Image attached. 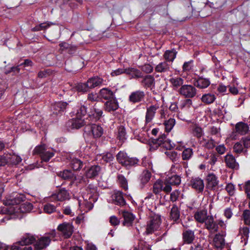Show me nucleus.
<instances>
[{
    "mask_svg": "<svg viewBox=\"0 0 250 250\" xmlns=\"http://www.w3.org/2000/svg\"><path fill=\"white\" fill-rule=\"evenodd\" d=\"M139 160L136 157H129L124 167L127 169H130L139 165Z\"/></svg>",
    "mask_w": 250,
    "mask_h": 250,
    "instance_id": "43",
    "label": "nucleus"
},
{
    "mask_svg": "<svg viewBox=\"0 0 250 250\" xmlns=\"http://www.w3.org/2000/svg\"><path fill=\"white\" fill-rule=\"evenodd\" d=\"M142 78L143 80L141 81V83L145 88H151L155 86V78L153 75H143Z\"/></svg>",
    "mask_w": 250,
    "mask_h": 250,
    "instance_id": "24",
    "label": "nucleus"
},
{
    "mask_svg": "<svg viewBox=\"0 0 250 250\" xmlns=\"http://www.w3.org/2000/svg\"><path fill=\"white\" fill-rule=\"evenodd\" d=\"M58 175L64 180L71 181V185H72L75 175L71 170L65 169L62 171L59 172Z\"/></svg>",
    "mask_w": 250,
    "mask_h": 250,
    "instance_id": "37",
    "label": "nucleus"
},
{
    "mask_svg": "<svg viewBox=\"0 0 250 250\" xmlns=\"http://www.w3.org/2000/svg\"><path fill=\"white\" fill-rule=\"evenodd\" d=\"M180 210L178 207L174 204L170 212V218L171 220L176 222L180 218Z\"/></svg>",
    "mask_w": 250,
    "mask_h": 250,
    "instance_id": "39",
    "label": "nucleus"
},
{
    "mask_svg": "<svg viewBox=\"0 0 250 250\" xmlns=\"http://www.w3.org/2000/svg\"><path fill=\"white\" fill-rule=\"evenodd\" d=\"M159 106L156 105H151L147 108L146 115V124L150 123L154 117L156 111Z\"/></svg>",
    "mask_w": 250,
    "mask_h": 250,
    "instance_id": "30",
    "label": "nucleus"
},
{
    "mask_svg": "<svg viewBox=\"0 0 250 250\" xmlns=\"http://www.w3.org/2000/svg\"><path fill=\"white\" fill-rule=\"evenodd\" d=\"M56 231L53 230L38 238L37 240H35L34 245L35 249L37 250H41L46 248L49 245L51 241L56 237Z\"/></svg>",
    "mask_w": 250,
    "mask_h": 250,
    "instance_id": "1",
    "label": "nucleus"
},
{
    "mask_svg": "<svg viewBox=\"0 0 250 250\" xmlns=\"http://www.w3.org/2000/svg\"><path fill=\"white\" fill-rule=\"evenodd\" d=\"M55 150L47 148L44 145H39L35 147L33 150L34 154L39 155L42 161L47 162L55 155Z\"/></svg>",
    "mask_w": 250,
    "mask_h": 250,
    "instance_id": "3",
    "label": "nucleus"
},
{
    "mask_svg": "<svg viewBox=\"0 0 250 250\" xmlns=\"http://www.w3.org/2000/svg\"><path fill=\"white\" fill-rule=\"evenodd\" d=\"M145 97V94L144 91L137 90L132 92L129 96V101L133 104L139 103L142 101Z\"/></svg>",
    "mask_w": 250,
    "mask_h": 250,
    "instance_id": "18",
    "label": "nucleus"
},
{
    "mask_svg": "<svg viewBox=\"0 0 250 250\" xmlns=\"http://www.w3.org/2000/svg\"><path fill=\"white\" fill-rule=\"evenodd\" d=\"M112 199L113 203L121 207H123L126 204L125 200L123 196V193L121 191H114L112 195Z\"/></svg>",
    "mask_w": 250,
    "mask_h": 250,
    "instance_id": "17",
    "label": "nucleus"
},
{
    "mask_svg": "<svg viewBox=\"0 0 250 250\" xmlns=\"http://www.w3.org/2000/svg\"><path fill=\"white\" fill-rule=\"evenodd\" d=\"M155 70L159 73L166 72L169 71L170 66L166 61L159 63L155 67Z\"/></svg>",
    "mask_w": 250,
    "mask_h": 250,
    "instance_id": "41",
    "label": "nucleus"
},
{
    "mask_svg": "<svg viewBox=\"0 0 250 250\" xmlns=\"http://www.w3.org/2000/svg\"><path fill=\"white\" fill-rule=\"evenodd\" d=\"M101 170V168L99 166H93L86 171V176L87 178H94L99 175Z\"/></svg>",
    "mask_w": 250,
    "mask_h": 250,
    "instance_id": "33",
    "label": "nucleus"
},
{
    "mask_svg": "<svg viewBox=\"0 0 250 250\" xmlns=\"http://www.w3.org/2000/svg\"><path fill=\"white\" fill-rule=\"evenodd\" d=\"M83 165V162L79 159L73 158L71 160L70 162V166L74 170H81Z\"/></svg>",
    "mask_w": 250,
    "mask_h": 250,
    "instance_id": "45",
    "label": "nucleus"
},
{
    "mask_svg": "<svg viewBox=\"0 0 250 250\" xmlns=\"http://www.w3.org/2000/svg\"><path fill=\"white\" fill-rule=\"evenodd\" d=\"M36 238L31 233H25L23 234L20 241L21 243L24 246H30L33 243H35Z\"/></svg>",
    "mask_w": 250,
    "mask_h": 250,
    "instance_id": "32",
    "label": "nucleus"
},
{
    "mask_svg": "<svg viewBox=\"0 0 250 250\" xmlns=\"http://www.w3.org/2000/svg\"><path fill=\"white\" fill-rule=\"evenodd\" d=\"M54 197L58 201H63L69 199V193L65 188H61L55 194L53 195Z\"/></svg>",
    "mask_w": 250,
    "mask_h": 250,
    "instance_id": "36",
    "label": "nucleus"
},
{
    "mask_svg": "<svg viewBox=\"0 0 250 250\" xmlns=\"http://www.w3.org/2000/svg\"><path fill=\"white\" fill-rule=\"evenodd\" d=\"M169 82L172 84L174 89H176L183 85L184 80L180 77L172 78L169 79Z\"/></svg>",
    "mask_w": 250,
    "mask_h": 250,
    "instance_id": "46",
    "label": "nucleus"
},
{
    "mask_svg": "<svg viewBox=\"0 0 250 250\" xmlns=\"http://www.w3.org/2000/svg\"><path fill=\"white\" fill-rule=\"evenodd\" d=\"M71 89L72 91L82 94L87 93L90 90L87 81L85 83L80 82L75 83Z\"/></svg>",
    "mask_w": 250,
    "mask_h": 250,
    "instance_id": "21",
    "label": "nucleus"
},
{
    "mask_svg": "<svg viewBox=\"0 0 250 250\" xmlns=\"http://www.w3.org/2000/svg\"><path fill=\"white\" fill-rule=\"evenodd\" d=\"M88 180H87V177H84L82 175H79L76 176L75 175V178L73 179L72 182L73 183H76L77 186H78L80 184H82L83 185H85L88 183Z\"/></svg>",
    "mask_w": 250,
    "mask_h": 250,
    "instance_id": "47",
    "label": "nucleus"
},
{
    "mask_svg": "<svg viewBox=\"0 0 250 250\" xmlns=\"http://www.w3.org/2000/svg\"><path fill=\"white\" fill-rule=\"evenodd\" d=\"M43 211L46 213L51 214L56 211V207L50 203L46 204L43 206Z\"/></svg>",
    "mask_w": 250,
    "mask_h": 250,
    "instance_id": "54",
    "label": "nucleus"
},
{
    "mask_svg": "<svg viewBox=\"0 0 250 250\" xmlns=\"http://www.w3.org/2000/svg\"><path fill=\"white\" fill-rule=\"evenodd\" d=\"M126 75L130 76L131 78L138 79L143 77L142 72L135 67L126 68Z\"/></svg>",
    "mask_w": 250,
    "mask_h": 250,
    "instance_id": "27",
    "label": "nucleus"
},
{
    "mask_svg": "<svg viewBox=\"0 0 250 250\" xmlns=\"http://www.w3.org/2000/svg\"><path fill=\"white\" fill-rule=\"evenodd\" d=\"M210 84L209 79L204 78L203 76H198L193 81V84L195 86L200 89H204L208 87Z\"/></svg>",
    "mask_w": 250,
    "mask_h": 250,
    "instance_id": "20",
    "label": "nucleus"
},
{
    "mask_svg": "<svg viewBox=\"0 0 250 250\" xmlns=\"http://www.w3.org/2000/svg\"><path fill=\"white\" fill-rule=\"evenodd\" d=\"M216 99L214 94L211 93H207L203 95L201 98V101L203 103L209 104L213 103Z\"/></svg>",
    "mask_w": 250,
    "mask_h": 250,
    "instance_id": "44",
    "label": "nucleus"
},
{
    "mask_svg": "<svg viewBox=\"0 0 250 250\" xmlns=\"http://www.w3.org/2000/svg\"><path fill=\"white\" fill-rule=\"evenodd\" d=\"M208 216L209 215H208L207 210L205 209L197 211L194 215L196 221L200 223H205Z\"/></svg>",
    "mask_w": 250,
    "mask_h": 250,
    "instance_id": "35",
    "label": "nucleus"
},
{
    "mask_svg": "<svg viewBox=\"0 0 250 250\" xmlns=\"http://www.w3.org/2000/svg\"><path fill=\"white\" fill-rule=\"evenodd\" d=\"M129 157L125 152L120 151L116 155V160L120 164L124 167Z\"/></svg>",
    "mask_w": 250,
    "mask_h": 250,
    "instance_id": "38",
    "label": "nucleus"
},
{
    "mask_svg": "<svg viewBox=\"0 0 250 250\" xmlns=\"http://www.w3.org/2000/svg\"><path fill=\"white\" fill-rule=\"evenodd\" d=\"M226 190L229 195L232 196L235 192L234 186L232 183H229L226 187Z\"/></svg>",
    "mask_w": 250,
    "mask_h": 250,
    "instance_id": "64",
    "label": "nucleus"
},
{
    "mask_svg": "<svg viewBox=\"0 0 250 250\" xmlns=\"http://www.w3.org/2000/svg\"><path fill=\"white\" fill-rule=\"evenodd\" d=\"M165 154L169 157V158L174 163L179 161V157L178 153L175 151H167Z\"/></svg>",
    "mask_w": 250,
    "mask_h": 250,
    "instance_id": "53",
    "label": "nucleus"
},
{
    "mask_svg": "<svg viewBox=\"0 0 250 250\" xmlns=\"http://www.w3.org/2000/svg\"><path fill=\"white\" fill-rule=\"evenodd\" d=\"M192 102L190 98L186 99L181 102V104L180 105V108L181 109L184 108L189 109L192 105Z\"/></svg>",
    "mask_w": 250,
    "mask_h": 250,
    "instance_id": "55",
    "label": "nucleus"
},
{
    "mask_svg": "<svg viewBox=\"0 0 250 250\" xmlns=\"http://www.w3.org/2000/svg\"><path fill=\"white\" fill-rule=\"evenodd\" d=\"M206 188L210 191L217 192L221 190L218 177L213 172H209L206 175Z\"/></svg>",
    "mask_w": 250,
    "mask_h": 250,
    "instance_id": "4",
    "label": "nucleus"
},
{
    "mask_svg": "<svg viewBox=\"0 0 250 250\" xmlns=\"http://www.w3.org/2000/svg\"><path fill=\"white\" fill-rule=\"evenodd\" d=\"M68 105V103L66 102H56L52 104L51 108L54 114L62 115L65 111Z\"/></svg>",
    "mask_w": 250,
    "mask_h": 250,
    "instance_id": "14",
    "label": "nucleus"
},
{
    "mask_svg": "<svg viewBox=\"0 0 250 250\" xmlns=\"http://www.w3.org/2000/svg\"><path fill=\"white\" fill-rule=\"evenodd\" d=\"M20 66V65H18L17 66H13L8 68V69H5L4 74L5 75H8L11 73H13L12 75H14L19 73L21 69Z\"/></svg>",
    "mask_w": 250,
    "mask_h": 250,
    "instance_id": "51",
    "label": "nucleus"
},
{
    "mask_svg": "<svg viewBox=\"0 0 250 250\" xmlns=\"http://www.w3.org/2000/svg\"><path fill=\"white\" fill-rule=\"evenodd\" d=\"M57 229L64 238L67 239L72 235L74 227L72 224L64 222L58 226Z\"/></svg>",
    "mask_w": 250,
    "mask_h": 250,
    "instance_id": "8",
    "label": "nucleus"
},
{
    "mask_svg": "<svg viewBox=\"0 0 250 250\" xmlns=\"http://www.w3.org/2000/svg\"><path fill=\"white\" fill-rule=\"evenodd\" d=\"M204 146L208 149H212L216 146L215 142L210 139L208 140H205L204 141Z\"/></svg>",
    "mask_w": 250,
    "mask_h": 250,
    "instance_id": "59",
    "label": "nucleus"
},
{
    "mask_svg": "<svg viewBox=\"0 0 250 250\" xmlns=\"http://www.w3.org/2000/svg\"><path fill=\"white\" fill-rule=\"evenodd\" d=\"M50 26V24L49 23H42L41 24H39L36 26H35L34 27L32 28L31 29V31L32 32H37L39 31L43 30H45L48 28Z\"/></svg>",
    "mask_w": 250,
    "mask_h": 250,
    "instance_id": "56",
    "label": "nucleus"
},
{
    "mask_svg": "<svg viewBox=\"0 0 250 250\" xmlns=\"http://www.w3.org/2000/svg\"><path fill=\"white\" fill-rule=\"evenodd\" d=\"M115 93V92L112 91L109 88H103L99 91L101 97L107 101L116 99Z\"/></svg>",
    "mask_w": 250,
    "mask_h": 250,
    "instance_id": "23",
    "label": "nucleus"
},
{
    "mask_svg": "<svg viewBox=\"0 0 250 250\" xmlns=\"http://www.w3.org/2000/svg\"><path fill=\"white\" fill-rule=\"evenodd\" d=\"M32 204L28 202H25L20 205V209L23 213L29 212L33 209Z\"/></svg>",
    "mask_w": 250,
    "mask_h": 250,
    "instance_id": "48",
    "label": "nucleus"
},
{
    "mask_svg": "<svg viewBox=\"0 0 250 250\" xmlns=\"http://www.w3.org/2000/svg\"><path fill=\"white\" fill-rule=\"evenodd\" d=\"M105 110L107 112L114 111L119 108V104L117 98L107 100L104 104Z\"/></svg>",
    "mask_w": 250,
    "mask_h": 250,
    "instance_id": "29",
    "label": "nucleus"
},
{
    "mask_svg": "<svg viewBox=\"0 0 250 250\" xmlns=\"http://www.w3.org/2000/svg\"><path fill=\"white\" fill-rule=\"evenodd\" d=\"M155 142L159 146H162L167 150H171L174 147V145L172 142L167 139L166 135L165 134L161 135L159 138L155 140Z\"/></svg>",
    "mask_w": 250,
    "mask_h": 250,
    "instance_id": "13",
    "label": "nucleus"
},
{
    "mask_svg": "<svg viewBox=\"0 0 250 250\" xmlns=\"http://www.w3.org/2000/svg\"><path fill=\"white\" fill-rule=\"evenodd\" d=\"M161 224V216L158 214L151 215L147 222L146 233L147 234H152L155 231L158 230Z\"/></svg>",
    "mask_w": 250,
    "mask_h": 250,
    "instance_id": "5",
    "label": "nucleus"
},
{
    "mask_svg": "<svg viewBox=\"0 0 250 250\" xmlns=\"http://www.w3.org/2000/svg\"><path fill=\"white\" fill-rule=\"evenodd\" d=\"M190 185L199 193L202 192L204 189V181L199 177H192L190 181Z\"/></svg>",
    "mask_w": 250,
    "mask_h": 250,
    "instance_id": "15",
    "label": "nucleus"
},
{
    "mask_svg": "<svg viewBox=\"0 0 250 250\" xmlns=\"http://www.w3.org/2000/svg\"><path fill=\"white\" fill-rule=\"evenodd\" d=\"M103 131L101 126H85L84 128V133L88 135L92 134L94 138L100 137Z\"/></svg>",
    "mask_w": 250,
    "mask_h": 250,
    "instance_id": "12",
    "label": "nucleus"
},
{
    "mask_svg": "<svg viewBox=\"0 0 250 250\" xmlns=\"http://www.w3.org/2000/svg\"><path fill=\"white\" fill-rule=\"evenodd\" d=\"M166 184L171 187V186H177L181 183V177L177 174H172L166 177L165 180Z\"/></svg>",
    "mask_w": 250,
    "mask_h": 250,
    "instance_id": "25",
    "label": "nucleus"
},
{
    "mask_svg": "<svg viewBox=\"0 0 250 250\" xmlns=\"http://www.w3.org/2000/svg\"><path fill=\"white\" fill-rule=\"evenodd\" d=\"M171 187L167 185L165 180L163 181L161 180H157L154 183L152 188L153 192L156 195L159 194L162 191L168 194L171 192Z\"/></svg>",
    "mask_w": 250,
    "mask_h": 250,
    "instance_id": "7",
    "label": "nucleus"
},
{
    "mask_svg": "<svg viewBox=\"0 0 250 250\" xmlns=\"http://www.w3.org/2000/svg\"><path fill=\"white\" fill-rule=\"evenodd\" d=\"M137 250H151V248L146 242L140 241L138 243Z\"/></svg>",
    "mask_w": 250,
    "mask_h": 250,
    "instance_id": "60",
    "label": "nucleus"
},
{
    "mask_svg": "<svg viewBox=\"0 0 250 250\" xmlns=\"http://www.w3.org/2000/svg\"><path fill=\"white\" fill-rule=\"evenodd\" d=\"M117 182L120 187L125 190L128 189V181L126 178L122 174H118Z\"/></svg>",
    "mask_w": 250,
    "mask_h": 250,
    "instance_id": "42",
    "label": "nucleus"
},
{
    "mask_svg": "<svg viewBox=\"0 0 250 250\" xmlns=\"http://www.w3.org/2000/svg\"><path fill=\"white\" fill-rule=\"evenodd\" d=\"M151 177V173L148 170H145L142 172L139 177V180L142 187H144L149 181Z\"/></svg>",
    "mask_w": 250,
    "mask_h": 250,
    "instance_id": "34",
    "label": "nucleus"
},
{
    "mask_svg": "<svg viewBox=\"0 0 250 250\" xmlns=\"http://www.w3.org/2000/svg\"><path fill=\"white\" fill-rule=\"evenodd\" d=\"M204 224L205 228L208 231L209 234H213L218 232L219 227L221 228L225 227V224L223 220H215L212 215L208 216Z\"/></svg>",
    "mask_w": 250,
    "mask_h": 250,
    "instance_id": "2",
    "label": "nucleus"
},
{
    "mask_svg": "<svg viewBox=\"0 0 250 250\" xmlns=\"http://www.w3.org/2000/svg\"><path fill=\"white\" fill-rule=\"evenodd\" d=\"M192 134L194 136L199 138L203 135L204 132L200 126H194V127L192 129Z\"/></svg>",
    "mask_w": 250,
    "mask_h": 250,
    "instance_id": "49",
    "label": "nucleus"
},
{
    "mask_svg": "<svg viewBox=\"0 0 250 250\" xmlns=\"http://www.w3.org/2000/svg\"><path fill=\"white\" fill-rule=\"evenodd\" d=\"M180 94L187 98H192L195 96L197 90L195 87L191 85L184 84L182 85L178 90Z\"/></svg>",
    "mask_w": 250,
    "mask_h": 250,
    "instance_id": "9",
    "label": "nucleus"
},
{
    "mask_svg": "<svg viewBox=\"0 0 250 250\" xmlns=\"http://www.w3.org/2000/svg\"><path fill=\"white\" fill-rule=\"evenodd\" d=\"M193 154L192 149L190 148H187L184 150L182 152V157L184 160H189Z\"/></svg>",
    "mask_w": 250,
    "mask_h": 250,
    "instance_id": "52",
    "label": "nucleus"
},
{
    "mask_svg": "<svg viewBox=\"0 0 250 250\" xmlns=\"http://www.w3.org/2000/svg\"><path fill=\"white\" fill-rule=\"evenodd\" d=\"M114 157L112 153L107 152L104 153L102 156V159L105 163H110L113 161Z\"/></svg>",
    "mask_w": 250,
    "mask_h": 250,
    "instance_id": "61",
    "label": "nucleus"
},
{
    "mask_svg": "<svg viewBox=\"0 0 250 250\" xmlns=\"http://www.w3.org/2000/svg\"><path fill=\"white\" fill-rule=\"evenodd\" d=\"M122 216L124 218L123 225L127 227L132 226L135 216L129 211H123Z\"/></svg>",
    "mask_w": 250,
    "mask_h": 250,
    "instance_id": "22",
    "label": "nucleus"
},
{
    "mask_svg": "<svg viewBox=\"0 0 250 250\" xmlns=\"http://www.w3.org/2000/svg\"><path fill=\"white\" fill-rule=\"evenodd\" d=\"M195 238L194 231L191 229H184L182 232L183 242L185 244H191Z\"/></svg>",
    "mask_w": 250,
    "mask_h": 250,
    "instance_id": "16",
    "label": "nucleus"
},
{
    "mask_svg": "<svg viewBox=\"0 0 250 250\" xmlns=\"http://www.w3.org/2000/svg\"><path fill=\"white\" fill-rule=\"evenodd\" d=\"M224 234L223 233H218L215 235L213 238V243L217 249H222L225 246Z\"/></svg>",
    "mask_w": 250,
    "mask_h": 250,
    "instance_id": "31",
    "label": "nucleus"
},
{
    "mask_svg": "<svg viewBox=\"0 0 250 250\" xmlns=\"http://www.w3.org/2000/svg\"><path fill=\"white\" fill-rule=\"evenodd\" d=\"M87 104L85 103L84 104L81 105L77 109L76 117L72 119L70 121L71 125H86V122L84 119H83V117L87 113Z\"/></svg>",
    "mask_w": 250,
    "mask_h": 250,
    "instance_id": "6",
    "label": "nucleus"
},
{
    "mask_svg": "<svg viewBox=\"0 0 250 250\" xmlns=\"http://www.w3.org/2000/svg\"><path fill=\"white\" fill-rule=\"evenodd\" d=\"M8 159H10L11 162L14 165L19 164L22 160V159L19 156L13 155L11 157L8 156Z\"/></svg>",
    "mask_w": 250,
    "mask_h": 250,
    "instance_id": "63",
    "label": "nucleus"
},
{
    "mask_svg": "<svg viewBox=\"0 0 250 250\" xmlns=\"http://www.w3.org/2000/svg\"><path fill=\"white\" fill-rule=\"evenodd\" d=\"M125 136L126 132L124 126H120L118 128L117 138L123 142L126 139Z\"/></svg>",
    "mask_w": 250,
    "mask_h": 250,
    "instance_id": "50",
    "label": "nucleus"
},
{
    "mask_svg": "<svg viewBox=\"0 0 250 250\" xmlns=\"http://www.w3.org/2000/svg\"><path fill=\"white\" fill-rule=\"evenodd\" d=\"M225 162L226 166L229 168L237 170L239 168L238 163L232 154H227L225 157Z\"/></svg>",
    "mask_w": 250,
    "mask_h": 250,
    "instance_id": "19",
    "label": "nucleus"
},
{
    "mask_svg": "<svg viewBox=\"0 0 250 250\" xmlns=\"http://www.w3.org/2000/svg\"><path fill=\"white\" fill-rule=\"evenodd\" d=\"M177 52L173 48L171 50H168L166 51L163 57L167 62H173L176 58Z\"/></svg>",
    "mask_w": 250,
    "mask_h": 250,
    "instance_id": "40",
    "label": "nucleus"
},
{
    "mask_svg": "<svg viewBox=\"0 0 250 250\" xmlns=\"http://www.w3.org/2000/svg\"><path fill=\"white\" fill-rule=\"evenodd\" d=\"M242 217L245 224L247 225H250V210L249 209L244 210Z\"/></svg>",
    "mask_w": 250,
    "mask_h": 250,
    "instance_id": "57",
    "label": "nucleus"
},
{
    "mask_svg": "<svg viewBox=\"0 0 250 250\" xmlns=\"http://www.w3.org/2000/svg\"><path fill=\"white\" fill-rule=\"evenodd\" d=\"M3 250H32V248L31 246H24L17 241L12 245L6 247Z\"/></svg>",
    "mask_w": 250,
    "mask_h": 250,
    "instance_id": "28",
    "label": "nucleus"
},
{
    "mask_svg": "<svg viewBox=\"0 0 250 250\" xmlns=\"http://www.w3.org/2000/svg\"><path fill=\"white\" fill-rule=\"evenodd\" d=\"M103 111L101 109H97L95 107H93V109H91L89 112L88 113V117L87 120L91 121V123H86V125H96L95 123L92 122H96L100 120L102 117Z\"/></svg>",
    "mask_w": 250,
    "mask_h": 250,
    "instance_id": "10",
    "label": "nucleus"
},
{
    "mask_svg": "<svg viewBox=\"0 0 250 250\" xmlns=\"http://www.w3.org/2000/svg\"><path fill=\"white\" fill-rule=\"evenodd\" d=\"M25 199V197L23 194H20L17 192L13 193L7 198L5 204L9 205L20 204L21 202L23 201Z\"/></svg>",
    "mask_w": 250,
    "mask_h": 250,
    "instance_id": "11",
    "label": "nucleus"
},
{
    "mask_svg": "<svg viewBox=\"0 0 250 250\" xmlns=\"http://www.w3.org/2000/svg\"><path fill=\"white\" fill-rule=\"evenodd\" d=\"M103 82V79L98 76L91 77L87 81V84H88L90 89L100 86L102 85Z\"/></svg>",
    "mask_w": 250,
    "mask_h": 250,
    "instance_id": "26",
    "label": "nucleus"
},
{
    "mask_svg": "<svg viewBox=\"0 0 250 250\" xmlns=\"http://www.w3.org/2000/svg\"><path fill=\"white\" fill-rule=\"evenodd\" d=\"M249 131V126H235V132L243 135Z\"/></svg>",
    "mask_w": 250,
    "mask_h": 250,
    "instance_id": "58",
    "label": "nucleus"
},
{
    "mask_svg": "<svg viewBox=\"0 0 250 250\" xmlns=\"http://www.w3.org/2000/svg\"><path fill=\"white\" fill-rule=\"evenodd\" d=\"M141 71H143L146 74H149L153 70V66L149 63L145 64L141 67Z\"/></svg>",
    "mask_w": 250,
    "mask_h": 250,
    "instance_id": "62",
    "label": "nucleus"
}]
</instances>
